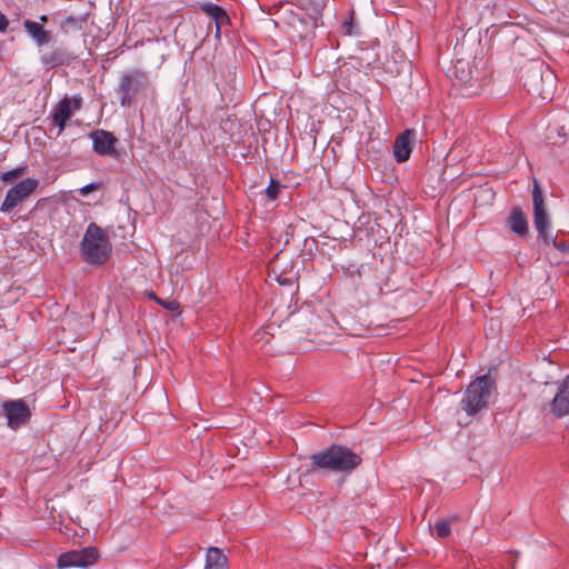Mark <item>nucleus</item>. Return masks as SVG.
I'll use <instances>...</instances> for the list:
<instances>
[{"label":"nucleus","mask_w":569,"mask_h":569,"mask_svg":"<svg viewBox=\"0 0 569 569\" xmlns=\"http://www.w3.org/2000/svg\"><path fill=\"white\" fill-rule=\"evenodd\" d=\"M310 461L311 470L349 473L361 465L362 458L348 447L331 445L311 455Z\"/></svg>","instance_id":"nucleus-1"},{"label":"nucleus","mask_w":569,"mask_h":569,"mask_svg":"<svg viewBox=\"0 0 569 569\" xmlns=\"http://www.w3.org/2000/svg\"><path fill=\"white\" fill-rule=\"evenodd\" d=\"M520 79L529 93L542 99L550 98L555 76L542 61L532 60L525 64L520 70Z\"/></svg>","instance_id":"nucleus-2"},{"label":"nucleus","mask_w":569,"mask_h":569,"mask_svg":"<svg viewBox=\"0 0 569 569\" xmlns=\"http://www.w3.org/2000/svg\"><path fill=\"white\" fill-rule=\"evenodd\" d=\"M83 260L90 264L104 263L111 252V243L101 227L91 222L80 244Z\"/></svg>","instance_id":"nucleus-3"},{"label":"nucleus","mask_w":569,"mask_h":569,"mask_svg":"<svg viewBox=\"0 0 569 569\" xmlns=\"http://www.w3.org/2000/svg\"><path fill=\"white\" fill-rule=\"evenodd\" d=\"M495 387V380L489 375L476 378L466 389L461 400V408L473 416L489 403Z\"/></svg>","instance_id":"nucleus-4"},{"label":"nucleus","mask_w":569,"mask_h":569,"mask_svg":"<svg viewBox=\"0 0 569 569\" xmlns=\"http://www.w3.org/2000/svg\"><path fill=\"white\" fill-rule=\"evenodd\" d=\"M149 86L147 72L133 70L120 77L117 92L120 96L122 107H131L136 103L139 94L143 93Z\"/></svg>","instance_id":"nucleus-5"},{"label":"nucleus","mask_w":569,"mask_h":569,"mask_svg":"<svg viewBox=\"0 0 569 569\" xmlns=\"http://www.w3.org/2000/svg\"><path fill=\"white\" fill-rule=\"evenodd\" d=\"M100 558L99 550L96 547H86L79 550H70L59 555L57 568H88L93 566Z\"/></svg>","instance_id":"nucleus-6"},{"label":"nucleus","mask_w":569,"mask_h":569,"mask_svg":"<svg viewBox=\"0 0 569 569\" xmlns=\"http://www.w3.org/2000/svg\"><path fill=\"white\" fill-rule=\"evenodd\" d=\"M39 181L34 178H27L11 187L4 197L0 210L10 212L17 206L27 200L38 188Z\"/></svg>","instance_id":"nucleus-7"},{"label":"nucleus","mask_w":569,"mask_h":569,"mask_svg":"<svg viewBox=\"0 0 569 569\" xmlns=\"http://www.w3.org/2000/svg\"><path fill=\"white\" fill-rule=\"evenodd\" d=\"M532 201H533V221L535 227L538 231L539 238H541L545 242H555L552 236L549 233L550 222L548 219V214L545 209L543 197L540 190L539 184L535 181L533 190H532Z\"/></svg>","instance_id":"nucleus-8"},{"label":"nucleus","mask_w":569,"mask_h":569,"mask_svg":"<svg viewBox=\"0 0 569 569\" xmlns=\"http://www.w3.org/2000/svg\"><path fill=\"white\" fill-rule=\"evenodd\" d=\"M452 78L460 86L467 88H478L480 84L479 71L473 62L458 59L452 68Z\"/></svg>","instance_id":"nucleus-9"},{"label":"nucleus","mask_w":569,"mask_h":569,"mask_svg":"<svg viewBox=\"0 0 569 569\" xmlns=\"http://www.w3.org/2000/svg\"><path fill=\"white\" fill-rule=\"evenodd\" d=\"M2 407L8 419V426L12 429L26 425L31 417L30 409L23 400L6 401Z\"/></svg>","instance_id":"nucleus-10"},{"label":"nucleus","mask_w":569,"mask_h":569,"mask_svg":"<svg viewBox=\"0 0 569 569\" xmlns=\"http://www.w3.org/2000/svg\"><path fill=\"white\" fill-rule=\"evenodd\" d=\"M82 99L77 96L72 99L64 97L54 107L52 112V121L59 127V133L66 128L67 121L71 118L72 112L81 108Z\"/></svg>","instance_id":"nucleus-11"},{"label":"nucleus","mask_w":569,"mask_h":569,"mask_svg":"<svg viewBox=\"0 0 569 569\" xmlns=\"http://www.w3.org/2000/svg\"><path fill=\"white\" fill-rule=\"evenodd\" d=\"M550 411L557 418L569 415V375L559 383L557 392L550 402Z\"/></svg>","instance_id":"nucleus-12"},{"label":"nucleus","mask_w":569,"mask_h":569,"mask_svg":"<svg viewBox=\"0 0 569 569\" xmlns=\"http://www.w3.org/2000/svg\"><path fill=\"white\" fill-rule=\"evenodd\" d=\"M93 142V150L100 156H116L117 138L112 132L106 130H96L90 134Z\"/></svg>","instance_id":"nucleus-13"},{"label":"nucleus","mask_w":569,"mask_h":569,"mask_svg":"<svg viewBox=\"0 0 569 569\" xmlns=\"http://www.w3.org/2000/svg\"><path fill=\"white\" fill-rule=\"evenodd\" d=\"M413 139L415 132L410 129H407L399 137H397L393 143V154L397 162L401 163L409 159L412 150Z\"/></svg>","instance_id":"nucleus-14"},{"label":"nucleus","mask_w":569,"mask_h":569,"mask_svg":"<svg viewBox=\"0 0 569 569\" xmlns=\"http://www.w3.org/2000/svg\"><path fill=\"white\" fill-rule=\"evenodd\" d=\"M23 28L39 47L48 44L53 39L52 32L46 30L40 22L27 19L23 21Z\"/></svg>","instance_id":"nucleus-15"},{"label":"nucleus","mask_w":569,"mask_h":569,"mask_svg":"<svg viewBox=\"0 0 569 569\" xmlns=\"http://www.w3.org/2000/svg\"><path fill=\"white\" fill-rule=\"evenodd\" d=\"M507 226L512 232L521 238L528 236V220L521 208L516 207L512 209L509 218L507 219Z\"/></svg>","instance_id":"nucleus-16"},{"label":"nucleus","mask_w":569,"mask_h":569,"mask_svg":"<svg viewBox=\"0 0 569 569\" xmlns=\"http://www.w3.org/2000/svg\"><path fill=\"white\" fill-rule=\"evenodd\" d=\"M71 54L63 49H54L41 56V62L44 66L54 68L68 64L71 61Z\"/></svg>","instance_id":"nucleus-17"},{"label":"nucleus","mask_w":569,"mask_h":569,"mask_svg":"<svg viewBox=\"0 0 569 569\" xmlns=\"http://www.w3.org/2000/svg\"><path fill=\"white\" fill-rule=\"evenodd\" d=\"M204 569H228L227 557L217 547H210L207 551Z\"/></svg>","instance_id":"nucleus-18"},{"label":"nucleus","mask_w":569,"mask_h":569,"mask_svg":"<svg viewBox=\"0 0 569 569\" xmlns=\"http://www.w3.org/2000/svg\"><path fill=\"white\" fill-rule=\"evenodd\" d=\"M202 10L216 21L217 34H219L220 26L229 22V17L227 16L226 11L221 7L213 3L203 4Z\"/></svg>","instance_id":"nucleus-19"},{"label":"nucleus","mask_w":569,"mask_h":569,"mask_svg":"<svg viewBox=\"0 0 569 569\" xmlns=\"http://www.w3.org/2000/svg\"><path fill=\"white\" fill-rule=\"evenodd\" d=\"M26 173H28V167L27 166L17 167V168H14L12 170H9V171H6V172L1 173L0 180L2 182H6V183L14 182L16 180H18L21 177H23Z\"/></svg>","instance_id":"nucleus-20"},{"label":"nucleus","mask_w":569,"mask_h":569,"mask_svg":"<svg viewBox=\"0 0 569 569\" xmlns=\"http://www.w3.org/2000/svg\"><path fill=\"white\" fill-rule=\"evenodd\" d=\"M435 531L439 538H442V539L447 538L451 532L449 521L448 520L437 521L435 525Z\"/></svg>","instance_id":"nucleus-21"},{"label":"nucleus","mask_w":569,"mask_h":569,"mask_svg":"<svg viewBox=\"0 0 569 569\" xmlns=\"http://www.w3.org/2000/svg\"><path fill=\"white\" fill-rule=\"evenodd\" d=\"M279 190L280 183L277 180L271 179L269 186L266 189V194L270 200H276L279 196Z\"/></svg>","instance_id":"nucleus-22"},{"label":"nucleus","mask_w":569,"mask_h":569,"mask_svg":"<svg viewBox=\"0 0 569 569\" xmlns=\"http://www.w3.org/2000/svg\"><path fill=\"white\" fill-rule=\"evenodd\" d=\"M101 187H102L101 182H92V183H89V184L82 187L81 189H79V193L84 197V196H88L90 192L100 189Z\"/></svg>","instance_id":"nucleus-23"},{"label":"nucleus","mask_w":569,"mask_h":569,"mask_svg":"<svg viewBox=\"0 0 569 569\" xmlns=\"http://www.w3.org/2000/svg\"><path fill=\"white\" fill-rule=\"evenodd\" d=\"M157 302L170 311H176L179 308V303L176 300L164 301L161 299H157Z\"/></svg>","instance_id":"nucleus-24"},{"label":"nucleus","mask_w":569,"mask_h":569,"mask_svg":"<svg viewBox=\"0 0 569 569\" xmlns=\"http://www.w3.org/2000/svg\"><path fill=\"white\" fill-rule=\"evenodd\" d=\"M9 26V20L7 17L0 11V32H6Z\"/></svg>","instance_id":"nucleus-25"},{"label":"nucleus","mask_w":569,"mask_h":569,"mask_svg":"<svg viewBox=\"0 0 569 569\" xmlns=\"http://www.w3.org/2000/svg\"><path fill=\"white\" fill-rule=\"evenodd\" d=\"M361 272H362V267H361V268L356 269L355 271H352V272L350 273V277L352 278V280H353V282H355L356 284H359L358 279H360V278H361Z\"/></svg>","instance_id":"nucleus-26"},{"label":"nucleus","mask_w":569,"mask_h":569,"mask_svg":"<svg viewBox=\"0 0 569 569\" xmlns=\"http://www.w3.org/2000/svg\"><path fill=\"white\" fill-rule=\"evenodd\" d=\"M39 20H40V23H41V24H42V23H46V22L48 21V16L42 14V16H40Z\"/></svg>","instance_id":"nucleus-27"},{"label":"nucleus","mask_w":569,"mask_h":569,"mask_svg":"<svg viewBox=\"0 0 569 569\" xmlns=\"http://www.w3.org/2000/svg\"><path fill=\"white\" fill-rule=\"evenodd\" d=\"M34 211H36V209L30 210V212L27 216L20 217V219L27 220L30 216L33 214Z\"/></svg>","instance_id":"nucleus-28"},{"label":"nucleus","mask_w":569,"mask_h":569,"mask_svg":"<svg viewBox=\"0 0 569 569\" xmlns=\"http://www.w3.org/2000/svg\"><path fill=\"white\" fill-rule=\"evenodd\" d=\"M150 298H151V299H153V300H156V301H157V299H159V298H158L154 293H152V292L150 293Z\"/></svg>","instance_id":"nucleus-29"}]
</instances>
